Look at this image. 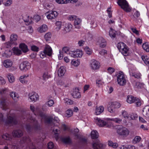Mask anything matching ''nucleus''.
Here are the masks:
<instances>
[{
  "mask_svg": "<svg viewBox=\"0 0 149 149\" xmlns=\"http://www.w3.org/2000/svg\"><path fill=\"white\" fill-rule=\"evenodd\" d=\"M117 48L123 55L125 56L129 55L130 51L129 47L125 43L122 42L118 43Z\"/></svg>",
  "mask_w": 149,
  "mask_h": 149,
  "instance_id": "obj_1",
  "label": "nucleus"
},
{
  "mask_svg": "<svg viewBox=\"0 0 149 149\" xmlns=\"http://www.w3.org/2000/svg\"><path fill=\"white\" fill-rule=\"evenodd\" d=\"M94 120L95 123L100 127L106 126L107 127H110L111 126V124L109 123V121H108V118L107 119L106 121H104L100 118L97 117L95 118Z\"/></svg>",
  "mask_w": 149,
  "mask_h": 149,
  "instance_id": "obj_2",
  "label": "nucleus"
},
{
  "mask_svg": "<svg viewBox=\"0 0 149 149\" xmlns=\"http://www.w3.org/2000/svg\"><path fill=\"white\" fill-rule=\"evenodd\" d=\"M120 106V104L119 102H109L108 105V111L110 113H114L115 112L116 109L119 108Z\"/></svg>",
  "mask_w": 149,
  "mask_h": 149,
  "instance_id": "obj_3",
  "label": "nucleus"
},
{
  "mask_svg": "<svg viewBox=\"0 0 149 149\" xmlns=\"http://www.w3.org/2000/svg\"><path fill=\"white\" fill-rule=\"evenodd\" d=\"M117 81L118 84L120 86L125 85L127 82V79L124 73L120 72L116 75Z\"/></svg>",
  "mask_w": 149,
  "mask_h": 149,
  "instance_id": "obj_4",
  "label": "nucleus"
},
{
  "mask_svg": "<svg viewBox=\"0 0 149 149\" xmlns=\"http://www.w3.org/2000/svg\"><path fill=\"white\" fill-rule=\"evenodd\" d=\"M116 132L119 136L125 137L128 136L130 133V131L127 128L120 126L116 129Z\"/></svg>",
  "mask_w": 149,
  "mask_h": 149,
  "instance_id": "obj_5",
  "label": "nucleus"
},
{
  "mask_svg": "<svg viewBox=\"0 0 149 149\" xmlns=\"http://www.w3.org/2000/svg\"><path fill=\"white\" fill-rule=\"evenodd\" d=\"M83 51L80 49H77L69 52L68 55L73 58H81L83 55Z\"/></svg>",
  "mask_w": 149,
  "mask_h": 149,
  "instance_id": "obj_6",
  "label": "nucleus"
},
{
  "mask_svg": "<svg viewBox=\"0 0 149 149\" xmlns=\"http://www.w3.org/2000/svg\"><path fill=\"white\" fill-rule=\"evenodd\" d=\"M89 66L93 70H96L99 69L100 67V64L97 61L93 59L90 60L89 63Z\"/></svg>",
  "mask_w": 149,
  "mask_h": 149,
  "instance_id": "obj_7",
  "label": "nucleus"
},
{
  "mask_svg": "<svg viewBox=\"0 0 149 149\" xmlns=\"http://www.w3.org/2000/svg\"><path fill=\"white\" fill-rule=\"evenodd\" d=\"M45 15L48 20H51L56 18L58 15V13L56 11L51 10L47 11Z\"/></svg>",
  "mask_w": 149,
  "mask_h": 149,
  "instance_id": "obj_8",
  "label": "nucleus"
},
{
  "mask_svg": "<svg viewBox=\"0 0 149 149\" xmlns=\"http://www.w3.org/2000/svg\"><path fill=\"white\" fill-rule=\"evenodd\" d=\"M40 116L42 117V120H45V122L47 123H50L52 122L55 124L59 122V120L57 117H54V118H53V117L47 118L43 114H41Z\"/></svg>",
  "mask_w": 149,
  "mask_h": 149,
  "instance_id": "obj_9",
  "label": "nucleus"
},
{
  "mask_svg": "<svg viewBox=\"0 0 149 149\" xmlns=\"http://www.w3.org/2000/svg\"><path fill=\"white\" fill-rule=\"evenodd\" d=\"M31 68V64L27 61L22 62L19 65L20 70L23 72H26L29 70Z\"/></svg>",
  "mask_w": 149,
  "mask_h": 149,
  "instance_id": "obj_10",
  "label": "nucleus"
},
{
  "mask_svg": "<svg viewBox=\"0 0 149 149\" xmlns=\"http://www.w3.org/2000/svg\"><path fill=\"white\" fill-rule=\"evenodd\" d=\"M3 117V115L1 114V117L0 118V125L2 124H9L14 121V115L13 114H10L8 115L7 120L6 121L3 120L2 118Z\"/></svg>",
  "mask_w": 149,
  "mask_h": 149,
  "instance_id": "obj_11",
  "label": "nucleus"
},
{
  "mask_svg": "<svg viewBox=\"0 0 149 149\" xmlns=\"http://www.w3.org/2000/svg\"><path fill=\"white\" fill-rule=\"evenodd\" d=\"M96 44L101 48L105 47L107 45L105 39L102 37H99L96 39Z\"/></svg>",
  "mask_w": 149,
  "mask_h": 149,
  "instance_id": "obj_12",
  "label": "nucleus"
},
{
  "mask_svg": "<svg viewBox=\"0 0 149 149\" xmlns=\"http://www.w3.org/2000/svg\"><path fill=\"white\" fill-rule=\"evenodd\" d=\"M62 31L64 33H66L71 31L73 29L72 25L70 23H63Z\"/></svg>",
  "mask_w": 149,
  "mask_h": 149,
  "instance_id": "obj_13",
  "label": "nucleus"
},
{
  "mask_svg": "<svg viewBox=\"0 0 149 149\" xmlns=\"http://www.w3.org/2000/svg\"><path fill=\"white\" fill-rule=\"evenodd\" d=\"M28 99L31 102H35L39 100V95L34 92L29 93L28 95Z\"/></svg>",
  "mask_w": 149,
  "mask_h": 149,
  "instance_id": "obj_14",
  "label": "nucleus"
},
{
  "mask_svg": "<svg viewBox=\"0 0 149 149\" xmlns=\"http://www.w3.org/2000/svg\"><path fill=\"white\" fill-rule=\"evenodd\" d=\"M104 111V108L102 106H97L94 110V114L99 115L102 113Z\"/></svg>",
  "mask_w": 149,
  "mask_h": 149,
  "instance_id": "obj_15",
  "label": "nucleus"
},
{
  "mask_svg": "<svg viewBox=\"0 0 149 149\" xmlns=\"http://www.w3.org/2000/svg\"><path fill=\"white\" fill-rule=\"evenodd\" d=\"M13 64L12 61L8 59L4 60L3 62V66L7 68H11Z\"/></svg>",
  "mask_w": 149,
  "mask_h": 149,
  "instance_id": "obj_16",
  "label": "nucleus"
},
{
  "mask_svg": "<svg viewBox=\"0 0 149 149\" xmlns=\"http://www.w3.org/2000/svg\"><path fill=\"white\" fill-rule=\"evenodd\" d=\"M18 38V36L16 34H12L10 36V41L13 43L14 45H17V42H16Z\"/></svg>",
  "mask_w": 149,
  "mask_h": 149,
  "instance_id": "obj_17",
  "label": "nucleus"
},
{
  "mask_svg": "<svg viewBox=\"0 0 149 149\" xmlns=\"http://www.w3.org/2000/svg\"><path fill=\"white\" fill-rule=\"evenodd\" d=\"M48 30V26L45 24H43L40 26L37 29L38 32L40 33L45 32Z\"/></svg>",
  "mask_w": 149,
  "mask_h": 149,
  "instance_id": "obj_18",
  "label": "nucleus"
},
{
  "mask_svg": "<svg viewBox=\"0 0 149 149\" xmlns=\"http://www.w3.org/2000/svg\"><path fill=\"white\" fill-rule=\"evenodd\" d=\"M29 76L28 74H24L21 76L19 78V81L22 84H26L28 82V81L26 79Z\"/></svg>",
  "mask_w": 149,
  "mask_h": 149,
  "instance_id": "obj_19",
  "label": "nucleus"
},
{
  "mask_svg": "<svg viewBox=\"0 0 149 149\" xmlns=\"http://www.w3.org/2000/svg\"><path fill=\"white\" fill-rule=\"evenodd\" d=\"M12 51L10 49H8L3 52L1 53V55L3 57L8 58L12 55Z\"/></svg>",
  "mask_w": 149,
  "mask_h": 149,
  "instance_id": "obj_20",
  "label": "nucleus"
},
{
  "mask_svg": "<svg viewBox=\"0 0 149 149\" xmlns=\"http://www.w3.org/2000/svg\"><path fill=\"white\" fill-rule=\"evenodd\" d=\"M72 95L74 98H79L81 97V95L78 88H76L73 90Z\"/></svg>",
  "mask_w": 149,
  "mask_h": 149,
  "instance_id": "obj_21",
  "label": "nucleus"
},
{
  "mask_svg": "<svg viewBox=\"0 0 149 149\" xmlns=\"http://www.w3.org/2000/svg\"><path fill=\"white\" fill-rule=\"evenodd\" d=\"M19 48L21 49L22 52L26 53L29 51L27 45L24 43H21L19 45Z\"/></svg>",
  "mask_w": 149,
  "mask_h": 149,
  "instance_id": "obj_22",
  "label": "nucleus"
},
{
  "mask_svg": "<svg viewBox=\"0 0 149 149\" xmlns=\"http://www.w3.org/2000/svg\"><path fill=\"white\" fill-rule=\"evenodd\" d=\"M44 51L46 53V55L49 56L52 55V50L51 47L49 45H46Z\"/></svg>",
  "mask_w": 149,
  "mask_h": 149,
  "instance_id": "obj_23",
  "label": "nucleus"
},
{
  "mask_svg": "<svg viewBox=\"0 0 149 149\" xmlns=\"http://www.w3.org/2000/svg\"><path fill=\"white\" fill-rule=\"evenodd\" d=\"M71 65L72 66L77 67L80 64V61L79 59H72L71 61Z\"/></svg>",
  "mask_w": 149,
  "mask_h": 149,
  "instance_id": "obj_24",
  "label": "nucleus"
},
{
  "mask_svg": "<svg viewBox=\"0 0 149 149\" xmlns=\"http://www.w3.org/2000/svg\"><path fill=\"white\" fill-rule=\"evenodd\" d=\"M65 72V69L63 66L60 67L58 71V76L61 77L63 76Z\"/></svg>",
  "mask_w": 149,
  "mask_h": 149,
  "instance_id": "obj_25",
  "label": "nucleus"
},
{
  "mask_svg": "<svg viewBox=\"0 0 149 149\" xmlns=\"http://www.w3.org/2000/svg\"><path fill=\"white\" fill-rule=\"evenodd\" d=\"M12 50L13 54L15 55L19 56L22 54V51L18 47H13Z\"/></svg>",
  "mask_w": 149,
  "mask_h": 149,
  "instance_id": "obj_26",
  "label": "nucleus"
},
{
  "mask_svg": "<svg viewBox=\"0 0 149 149\" xmlns=\"http://www.w3.org/2000/svg\"><path fill=\"white\" fill-rule=\"evenodd\" d=\"M136 97H135L131 95H129L127 97V102L130 104L134 102Z\"/></svg>",
  "mask_w": 149,
  "mask_h": 149,
  "instance_id": "obj_27",
  "label": "nucleus"
},
{
  "mask_svg": "<svg viewBox=\"0 0 149 149\" xmlns=\"http://www.w3.org/2000/svg\"><path fill=\"white\" fill-rule=\"evenodd\" d=\"M81 22V20L79 18L77 17L74 22V26L76 28L78 29L79 28Z\"/></svg>",
  "mask_w": 149,
  "mask_h": 149,
  "instance_id": "obj_28",
  "label": "nucleus"
},
{
  "mask_svg": "<svg viewBox=\"0 0 149 149\" xmlns=\"http://www.w3.org/2000/svg\"><path fill=\"white\" fill-rule=\"evenodd\" d=\"M88 22L90 24L91 27L93 28H95L97 26V24L96 22H95L93 19L89 17L88 19Z\"/></svg>",
  "mask_w": 149,
  "mask_h": 149,
  "instance_id": "obj_29",
  "label": "nucleus"
},
{
  "mask_svg": "<svg viewBox=\"0 0 149 149\" xmlns=\"http://www.w3.org/2000/svg\"><path fill=\"white\" fill-rule=\"evenodd\" d=\"M7 77L8 81L10 83H13L15 81V78L14 76L12 74L8 73L7 74Z\"/></svg>",
  "mask_w": 149,
  "mask_h": 149,
  "instance_id": "obj_30",
  "label": "nucleus"
},
{
  "mask_svg": "<svg viewBox=\"0 0 149 149\" xmlns=\"http://www.w3.org/2000/svg\"><path fill=\"white\" fill-rule=\"evenodd\" d=\"M108 121H109V123H110L111 121H113L114 122L118 124L120 123L122 121V120L119 118H108Z\"/></svg>",
  "mask_w": 149,
  "mask_h": 149,
  "instance_id": "obj_31",
  "label": "nucleus"
},
{
  "mask_svg": "<svg viewBox=\"0 0 149 149\" xmlns=\"http://www.w3.org/2000/svg\"><path fill=\"white\" fill-rule=\"evenodd\" d=\"M92 146L94 149H99L102 147V145L100 142L97 141L93 143Z\"/></svg>",
  "mask_w": 149,
  "mask_h": 149,
  "instance_id": "obj_32",
  "label": "nucleus"
},
{
  "mask_svg": "<svg viewBox=\"0 0 149 149\" xmlns=\"http://www.w3.org/2000/svg\"><path fill=\"white\" fill-rule=\"evenodd\" d=\"M141 58L144 63L148 66H149V57L146 55H143L141 56Z\"/></svg>",
  "mask_w": 149,
  "mask_h": 149,
  "instance_id": "obj_33",
  "label": "nucleus"
},
{
  "mask_svg": "<svg viewBox=\"0 0 149 149\" xmlns=\"http://www.w3.org/2000/svg\"><path fill=\"white\" fill-rule=\"evenodd\" d=\"M143 112L144 115L148 116H149V106L145 107L143 109Z\"/></svg>",
  "mask_w": 149,
  "mask_h": 149,
  "instance_id": "obj_34",
  "label": "nucleus"
},
{
  "mask_svg": "<svg viewBox=\"0 0 149 149\" xmlns=\"http://www.w3.org/2000/svg\"><path fill=\"white\" fill-rule=\"evenodd\" d=\"M13 134L14 136L17 137H20L22 136L23 135V133L22 131L20 130L14 131Z\"/></svg>",
  "mask_w": 149,
  "mask_h": 149,
  "instance_id": "obj_35",
  "label": "nucleus"
},
{
  "mask_svg": "<svg viewBox=\"0 0 149 149\" xmlns=\"http://www.w3.org/2000/svg\"><path fill=\"white\" fill-rule=\"evenodd\" d=\"M91 135V138L93 139H95L98 137L99 135L97 132L95 130H93L92 131Z\"/></svg>",
  "mask_w": 149,
  "mask_h": 149,
  "instance_id": "obj_36",
  "label": "nucleus"
},
{
  "mask_svg": "<svg viewBox=\"0 0 149 149\" xmlns=\"http://www.w3.org/2000/svg\"><path fill=\"white\" fill-rule=\"evenodd\" d=\"M122 115L123 117L125 120H129L130 116V114L125 111H123L122 112Z\"/></svg>",
  "mask_w": 149,
  "mask_h": 149,
  "instance_id": "obj_37",
  "label": "nucleus"
},
{
  "mask_svg": "<svg viewBox=\"0 0 149 149\" xmlns=\"http://www.w3.org/2000/svg\"><path fill=\"white\" fill-rule=\"evenodd\" d=\"M10 97L13 98L14 100H16L19 97V96L18 94L14 92H11L10 94Z\"/></svg>",
  "mask_w": 149,
  "mask_h": 149,
  "instance_id": "obj_38",
  "label": "nucleus"
},
{
  "mask_svg": "<svg viewBox=\"0 0 149 149\" xmlns=\"http://www.w3.org/2000/svg\"><path fill=\"white\" fill-rule=\"evenodd\" d=\"M84 50L86 53L88 55H90L92 53V50L88 46H86L84 48Z\"/></svg>",
  "mask_w": 149,
  "mask_h": 149,
  "instance_id": "obj_39",
  "label": "nucleus"
},
{
  "mask_svg": "<svg viewBox=\"0 0 149 149\" xmlns=\"http://www.w3.org/2000/svg\"><path fill=\"white\" fill-rule=\"evenodd\" d=\"M109 34L110 36L112 38H114L116 36L115 31L111 28H110Z\"/></svg>",
  "mask_w": 149,
  "mask_h": 149,
  "instance_id": "obj_40",
  "label": "nucleus"
},
{
  "mask_svg": "<svg viewBox=\"0 0 149 149\" xmlns=\"http://www.w3.org/2000/svg\"><path fill=\"white\" fill-rule=\"evenodd\" d=\"M130 74L131 76L137 79L140 78L141 76V74L139 72L130 73Z\"/></svg>",
  "mask_w": 149,
  "mask_h": 149,
  "instance_id": "obj_41",
  "label": "nucleus"
},
{
  "mask_svg": "<svg viewBox=\"0 0 149 149\" xmlns=\"http://www.w3.org/2000/svg\"><path fill=\"white\" fill-rule=\"evenodd\" d=\"M108 145L109 146L113 148H116L118 146V144L116 143H113L111 141H108Z\"/></svg>",
  "mask_w": 149,
  "mask_h": 149,
  "instance_id": "obj_42",
  "label": "nucleus"
},
{
  "mask_svg": "<svg viewBox=\"0 0 149 149\" xmlns=\"http://www.w3.org/2000/svg\"><path fill=\"white\" fill-rule=\"evenodd\" d=\"M56 2L59 4H66L70 3V0H55Z\"/></svg>",
  "mask_w": 149,
  "mask_h": 149,
  "instance_id": "obj_43",
  "label": "nucleus"
},
{
  "mask_svg": "<svg viewBox=\"0 0 149 149\" xmlns=\"http://www.w3.org/2000/svg\"><path fill=\"white\" fill-rule=\"evenodd\" d=\"M134 102L136 106L137 107H139L142 104V101L139 98L136 97Z\"/></svg>",
  "mask_w": 149,
  "mask_h": 149,
  "instance_id": "obj_44",
  "label": "nucleus"
},
{
  "mask_svg": "<svg viewBox=\"0 0 149 149\" xmlns=\"http://www.w3.org/2000/svg\"><path fill=\"white\" fill-rule=\"evenodd\" d=\"M42 77L43 79L44 80L47 79L51 77L50 75L47 72H44Z\"/></svg>",
  "mask_w": 149,
  "mask_h": 149,
  "instance_id": "obj_45",
  "label": "nucleus"
},
{
  "mask_svg": "<svg viewBox=\"0 0 149 149\" xmlns=\"http://www.w3.org/2000/svg\"><path fill=\"white\" fill-rule=\"evenodd\" d=\"M55 24L56 26V29L57 31L60 30L61 29L62 25V22L60 21H57L56 22Z\"/></svg>",
  "mask_w": 149,
  "mask_h": 149,
  "instance_id": "obj_46",
  "label": "nucleus"
},
{
  "mask_svg": "<svg viewBox=\"0 0 149 149\" xmlns=\"http://www.w3.org/2000/svg\"><path fill=\"white\" fill-rule=\"evenodd\" d=\"M73 113V111L70 109H68L66 111V116L68 117H70L72 116Z\"/></svg>",
  "mask_w": 149,
  "mask_h": 149,
  "instance_id": "obj_47",
  "label": "nucleus"
},
{
  "mask_svg": "<svg viewBox=\"0 0 149 149\" xmlns=\"http://www.w3.org/2000/svg\"><path fill=\"white\" fill-rule=\"evenodd\" d=\"M27 19L25 20L26 22V25L30 24L32 23L33 22V19L32 17L27 16Z\"/></svg>",
  "mask_w": 149,
  "mask_h": 149,
  "instance_id": "obj_48",
  "label": "nucleus"
},
{
  "mask_svg": "<svg viewBox=\"0 0 149 149\" xmlns=\"http://www.w3.org/2000/svg\"><path fill=\"white\" fill-rule=\"evenodd\" d=\"M141 140V138L139 136H135L132 140V142L134 143H139Z\"/></svg>",
  "mask_w": 149,
  "mask_h": 149,
  "instance_id": "obj_49",
  "label": "nucleus"
},
{
  "mask_svg": "<svg viewBox=\"0 0 149 149\" xmlns=\"http://www.w3.org/2000/svg\"><path fill=\"white\" fill-rule=\"evenodd\" d=\"M64 101L65 103L67 104H72L73 103V102L71 100L66 98L64 99Z\"/></svg>",
  "mask_w": 149,
  "mask_h": 149,
  "instance_id": "obj_50",
  "label": "nucleus"
},
{
  "mask_svg": "<svg viewBox=\"0 0 149 149\" xmlns=\"http://www.w3.org/2000/svg\"><path fill=\"white\" fill-rule=\"evenodd\" d=\"M51 37L52 34L50 32H47L45 35V38L46 41L49 40Z\"/></svg>",
  "mask_w": 149,
  "mask_h": 149,
  "instance_id": "obj_51",
  "label": "nucleus"
},
{
  "mask_svg": "<svg viewBox=\"0 0 149 149\" xmlns=\"http://www.w3.org/2000/svg\"><path fill=\"white\" fill-rule=\"evenodd\" d=\"M136 87L138 89H141L144 88L145 85L143 83L139 82H137L136 84Z\"/></svg>",
  "mask_w": 149,
  "mask_h": 149,
  "instance_id": "obj_52",
  "label": "nucleus"
},
{
  "mask_svg": "<svg viewBox=\"0 0 149 149\" xmlns=\"http://www.w3.org/2000/svg\"><path fill=\"white\" fill-rule=\"evenodd\" d=\"M130 116L129 120H134L137 118V115L136 113H133L130 114Z\"/></svg>",
  "mask_w": 149,
  "mask_h": 149,
  "instance_id": "obj_53",
  "label": "nucleus"
},
{
  "mask_svg": "<svg viewBox=\"0 0 149 149\" xmlns=\"http://www.w3.org/2000/svg\"><path fill=\"white\" fill-rule=\"evenodd\" d=\"M6 83V81L4 78L2 76H0V85H5Z\"/></svg>",
  "mask_w": 149,
  "mask_h": 149,
  "instance_id": "obj_54",
  "label": "nucleus"
},
{
  "mask_svg": "<svg viewBox=\"0 0 149 149\" xmlns=\"http://www.w3.org/2000/svg\"><path fill=\"white\" fill-rule=\"evenodd\" d=\"M142 47L144 50L146 52H149V46L148 44L146 43L143 44Z\"/></svg>",
  "mask_w": 149,
  "mask_h": 149,
  "instance_id": "obj_55",
  "label": "nucleus"
},
{
  "mask_svg": "<svg viewBox=\"0 0 149 149\" xmlns=\"http://www.w3.org/2000/svg\"><path fill=\"white\" fill-rule=\"evenodd\" d=\"M54 103L53 100H50L48 101L46 103V104L49 107L52 106Z\"/></svg>",
  "mask_w": 149,
  "mask_h": 149,
  "instance_id": "obj_56",
  "label": "nucleus"
},
{
  "mask_svg": "<svg viewBox=\"0 0 149 149\" xmlns=\"http://www.w3.org/2000/svg\"><path fill=\"white\" fill-rule=\"evenodd\" d=\"M104 83L102 79H98L96 81L97 85L99 87L104 84Z\"/></svg>",
  "mask_w": 149,
  "mask_h": 149,
  "instance_id": "obj_57",
  "label": "nucleus"
},
{
  "mask_svg": "<svg viewBox=\"0 0 149 149\" xmlns=\"http://www.w3.org/2000/svg\"><path fill=\"white\" fill-rule=\"evenodd\" d=\"M70 50V48L68 47H64L62 48V50L63 52H64L65 53L68 54Z\"/></svg>",
  "mask_w": 149,
  "mask_h": 149,
  "instance_id": "obj_58",
  "label": "nucleus"
},
{
  "mask_svg": "<svg viewBox=\"0 0 149 149\" xmlns=\"http://www.w3.org/2000/svg\"><path fill=\"white\" fill-rule=\"evenodd\" d=\"M12 3V1L11 0H8L3 3V5L5 6H9Z\"/></svg>",
  "mask_w": 149,
  "mask_h": 149,
  "instance_id": "obj_59",
  "label": "nucleus"
},
{
  "mask_svg": "<svg viewBox=\"0 0 149 149\" xmlns=\"http://www.w3.org/2000/svg\"><path fill=\"white\" fill-rule=\"evenodd\" d=\"M135 147L133 146H129L128 147H124L123 146L119 147L117 149H135Z\"/></svg>",
  "mask_w": 149,
  "mask_h": 149,
  "instance_id": "obj_60",
  "label": "nucleus"
},
{
  "mask_svg": "<svg viewBox=\"0 0 149 149\" xmlns=\"http://www.w3.org/2000/svg\"><path fill=\"white\" fill-rule=\"evenodd\" d=\"M41 19L40 16L38 15H35L33 17V20L34 19L35 21L37 22L39 21Z\"/></svg>",
  "mask_w": 149,
  "mask_h": 149,
  "instance_id": "obj_61",
  "label": "nucleus"
},
{
  "mask_svg": "<svg viewBox=\"0 0 149 149\" xmlns=\"http://www.w3.org/2000/svg\"><path fill=\"white\" fill-rule=\"evenodd\" d=\"M107 70L109 74H111L115 71V69L113 68L109 67L108 68Z\"/></svg>",
  "mask_w": 149,
  "mask_h": 149,
  "instance_id": "obj_62",
  "label": "nucleus"
},
{
  "mask_svg": "<svg viewBox=\"0 0 149 149\" xmlns=\"http://www.w3.org/2000/svg\"><path fill=\"white\" fill-rule=\"evenodd\" d=\"M31 49L32 50L36 52H38L39 49V48L38 47L34 45L31 46Z\"/></svg>",
  "mask_w": 149,
  "mask_h": 149,
  "instance_id": "obj_63",
  "label": "nucleus"
},
{
  "mask_svg": "<svg viewBox=\"0 0 149 149\" xmlns=\"http://www.w3.org/2000/svg\"><path fill=\"white\" fill-rule=\"evenodd\" d=\"M77 17L74 15H71L68 16V19L69 20L73 21L75 20L77 18Z\"/></svg>",
  "mask_w": 149,
  "mask_h": 149,
  "instance_id": "obj_64",
  "label": "nucleus"
}]
</instances>
